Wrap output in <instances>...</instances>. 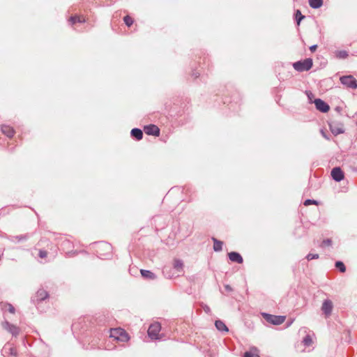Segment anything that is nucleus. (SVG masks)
<instances>
[{
  "label": "nucleus",
  "instance_id": "1",
  "mask_svg": "<svg viewBox=\"0 0 357 357\" xmlns=\"http://www.w3.org/2000/svg\"><path fill=\"white\" fill-rule=\"evenodd\" d=\"M231 88V86H225L224 89L222 91L217 93L216 95L217 96L221 95L222 96H225V100H223V103L228 105L229 109H230L233 112H236L238 107L240 106V101H241L240 94L238 93V92L235 91L231 95L230 100H227V96H230V93H231V91H230Z\"/></svg>",
  "mask_w": 357,
  "mask_h": 357
},
{
  "label": "nucleus",
  "instance_id": "2",
  "mask_svg": "<svg viewBox=\"0 0 357 357\" xmlns=\"http://www.w3.org/2000/svg\"><path fill=\"white\" fill-rule=\"evenodd\" d=\"M49 297L50 294L47 291L44 289H39L36 294L31 296V302L40 312H43V310L40 309V305L44 301L47 300Z\"/></svg>",
  "mask_w": 357,
  "mask_h": 357
},
{
  "label": "nucleus",
  "instance_id": "3",
  "mask_svg": "<svg viewBox=\"0 0 357 357\" xmlns=\"http://www.w3.org/2000/svg\"><path fill=\"white\" fill-rule=\"evenodd\" d=\"M96 248V253L98 257H107L111 255L112 246L105 241H98L92 243Z\"/></svg>",
  "mask_w": 357,
  "mask_h": 357
},
{
  "label": "nucleus",
  "instance_id": "4",
  "mask_svg": "<svg viewBox=\"0 0 357 357\" xmlns=\"http://www.w3.org/2000/svg\"><path fill=\"white\" fill-rule=\"evenodd\" d=\"M109 337L114 338L115 340L122 342H126L130 340V336L126 330L119 328H109Z\"/></svg>",
  "mask_w": 357,
  "mask_h": 357
},
{
  "label": "nucleus",
  "instance_id": "5",
  "mask_svg": "<svg viewBox=\"0 0 357 357\" xmlns=\"http://www.w3.org/2000/svg\"><path fill=\"white\" fill-rule=\"evenodd\" d=\"M292 66L294 70L298 72L308 71L313 66V61L311 58H306L293 63Z\"/></svg>",
  "mask_w": 357,
  "mask_h": 357
},
{
  "label": "nucleus",
  "instance_id": "6",
  "mask_svg": "<svg viewBox=\"0 0 357 357\" xmlns=\"http://www.w3.org/2000/svg\"><path fill=\"white\" fill-rule=\"evenodd\" d=\"M261 315L268 323L275 326L282 324L286 319L285 316L274 315L268 312H261Z\"/></svg>",
  "mask_w": 357,
  "mask_h": 357
},
{
  "label": "nucleus",
  "instance_id": "7",
  "mask_svg": "<svg viewBox=\"0 0 357 357\" xmlns=\"http://www.w3.org/2000/svg\"><path fill=\"white\" fill-rule=\"evenodd\" d=\"M340 83L352 89H357V79L353 75H343L340 77Z\"/></svg>",
  "mask_w": 357,
  "mask_h": 357
},
{
  "label": "nucleus",
  "instance_id": "8",
  "mask_svg": "<svg viewBox=\"0 0 357 357\" xmlns=\"http://www.w3.org/2000/svg\"><path fill=\"white\" fill-rule=\"evenodd\" d=\"M161 330V325L158 322L151 324L148 329V335L151 340H160L159 333Z\"/></svg>",
  "mask_w": 357,
  "mask_h": 357
},
{
  "label": "nucleus",
  "instance_id": "9",
  "mask_svg": "<svg viewBox=\"0 0 357 357\" xmlns=\"http://www.w3.org/2000/svg\"><path fill=\"white\" fill-rule=\"evenodd\" d=\"M329 129L333 135L337 136L344 132V126L342 123L337 121L328 122Z\"/></svg>",
  "mask_w": 357,
  "mask_h": 357
},
{
  "label": "nucleus",
  "instance_id": "10",
  "mask_svg": "<svg viewBox=\"0 0 357 357\" xmlns=\"http://www.w3.org/2000/svg\"><path fill=\"white\" fill-rule=\"evenodd\" d=\"M313 103L315 105V108L322 113H326L330 110L329 105L321 98H315Z\"/></svg>",
  "mask_w": 357,
  "mask_h": 357
},
{
  "label": "nucleus",
  "instance_id": "11",
  "mask_svg": "<svg viewBox=\"0 0 357 357\" xmlns=\"http://www.w3.org/2000/svg\"><path fill=\"white\" fill-rule=\"evenodd\" d=\"M331 176L335 182H340L344 178V173L340 167H335L331 169Z\"/></svg>",
  "mask_w": 357,
  "mask_h": 357
},
{
  "label": "nucleus",
  "instance_id": "12",
  "mask_svg": "<svg viewBox=\"0 0 357 357\" xmlns=\"http://www.w3.org/2000/svg\"><path fill=\"white\" fill-rule=\"evenodd\" d=\"M144 132L147 135L158 137L160 134V128L155 124H149L144 126Z\"/></svg>",
  "mask_w": 357,
  "mask_h": 357
},
{
  "label": "nucleus",
  "instance_id": "13",
  "mask_svg": "<svg viewBox=\"0 0 357 357\" xmlns=\"http://www.w3.org/2000/svg\"><path fill=\"white\" fill-rule=\"evenodd\" d=\"M2 327L4 330L11 333L14 337H17L20 333V328L17 326L6 320L2 322Z\"/></svg>",
  "mask_w": 357,
  "mask_h": 357
},
{
  "label": "nucleus",
  "instance_id": "14",
  "mask_svg": "<svg viewBox=\"0 0 357 357\" xmlns=\"http://www.w3.org/2000/svg\"><path fill=\"white\" fill-rule=\"evenodd\" d=\"M333 308V305L331 300L326 299L324 301L321 306V310L326 317H328L331 314Z\"/></svg>",
  "mask_w": 357,
  "mask_h": 357
},
{
  "label": "nucleus",
  "instance_id": "15",
  "mask_svg": "<svg viewBox=\"0 0 357 357\" xmlns=\"http://www.w3.org/2000/svg\"><path fill=\"white\" fill-rule=\"evenodd\" d=\"M29 236L28 234H21V235H17V236L8 235L6 236V238L9 241L14 243L26 241L29 239Z\"/></svg>",
  "mask_w": 357,
  "mask_h": 357
},
{
  "label": "nucleus",
  "instance_id": "16",
  "mask_svg": "<svg viewBox=\"0 0 357 357\" xmlns=\"http://www.w3.org/2000/svg\"><path fill=\"white\" fill-rule=\"evenodd\" d=\"M229 259L234 263L237 264H243V258L241 256V255L236 252V251H231L227 254Z\"/></svg>",
  "mask_w": 357,
  "mask_h": 357
},
{
  "label": "nucleus",
  "instance_id": "17",
  "mask_svg": "<svg viewBox=\"0 0 357 357\" xmlns=\"http://www.w3.org/2000/svg\"><path fill=\"white\" fill-rule=\"evenodd\" d=\"M1 130L3 135L9 138H12L15 134V129L12 126L6 124L1 125Z\"/></svg>",
  "mask_w": 357,
  "mask_h": 357
},
{
  "label": "nucleus",
  "instance_id": "18",
  "mask_svg": "<svg viewBox=\"0 0 357 357\" xmlns=\"http://www.w3.org/2000/svg\"><path fill=\"white\" fill-rule=\"evenodd\" d=\"M141 276L146 280H154L157 278V275L150 270L140 269Z\"/></svg>",
  "mask_w": 357,
  "mask_h": 357
},
{
  "label": "nucleus",
  "instance_id": "19",
  "mask_svg": "<svg viewBox=\"0 0 357 357\" xmlns=\"http://www.w3.org/2000/svg\"><path fill=\"white\" fill-rule=\"evenodd\" d=\"M143 130L138 128H134L130 131L131 137L136 140L139 141L143 138Z\"/></svg>",
  "mask_w": 357,
  "mask_h": 357
},
{
  "label": "nucleus",
  "instance_id": "20",
  "mask_svg": "<svg viewBox=\"0 0 357 357\" xmlns=\"http://www.w3.org/2000/svg\"><path fill=\"white\" fill-rule=\"evenodd\" d=\"M85 22H86V20L84 17H82V16H79L77 15H71L68 19V22H69L70 25H71V26H73L76 23L82 24V23H84Z\"/></svg>",
  "mask_w": 357,
  "mask_h": 357
},
{
  "label": "nucleus",
  "instance_id": "21",
  "mask_svg": "<svg viewBox=\"0 0 357 357\" xmlns=\"http://www.w3.org/2000/svg\"><path fill=\"white\" fill-rule=\"evenodd\" d=\"M215 326L216 329L220 332H229V328L226 326L225 322L220 319L215 320Z\"/></svg>",
  "mask_w": 357,
  "mask_h": 357
},
{
  "label": "nucleus",
  "instance_id": "22",
  "mask_svg": "<svg viewBox=\"0 0 357 357\" xmlns=\"http://www.w3.org/2000/svg\"><path fill=\"white\" fill-rule=\"evenodd\" d=\"M184 264L183 260L180 259H174L173 261V268L177 272H181L183 271Z\"/></svg>",
  "mask_w": 357,
  "mask_h": 357
},
{
  "label": "nucleus",
  "instance_id": "23",
  "mask_svg": "<svg viewBox=\"0 0 357 357\" xmlns=\"http://www.w3.org/2000/svg\"><path fill=\"white\" fill-rule=\"evenodd\" d=\"M61 247L63 250H66L69 252L70 250L74 248V245L71 241L69 239L65 238L61 243Z\"/></svg>",
  "mask_w": 357,
  "mask_h": 357
},
{
  "label": "nucleus",
  "instance_id": "24",
  "mask_svg": "<svg viewBox=\"0 0 357 357\" xmlns=\"http://www.w3.org/2000/svg\"><path fill=\"white\" fill-rule=\"evenodd\" d=\"M212 241H213V250L215 252L222 251L223 242L215 238V237L212 238Z\"/></svg>",
  "mask_w": 357,
  "mask_h": 357
},
{
  "label": "nucleus",
  "instance_id": "25",
  "mask_svg": "<svg viewBox=\"0 0 357 357\" xmlns=\"http://www.w3.org/2000/svg\"><path fill=\"white\" fill-rule=\"evenodd\" d=\"M257 353H259V349L252 346L243 354V357H254Z\"/></svg>",
  "mask_w": 357,
  "mask_h": 357
},
{
  "label": "nucleus",
  "instance_id": "26",
  "mask_svg": "<svg viewBox=\"0 0 357 357\" xmlns=\"http://www.w3.org/2000/svg\"><path fill=\"white\" fill-rule=\"evenodd\" d=\"M309 6L313 9H318L323 6L324 0H308Z\"/></svg>",
  "mask_w": 357,
  "mask_h": 357
},
{
  "label": "nucleus",
  "instance_id": "27",
  "mask_svg": "<svg viewBox=\"0 0 357 357\" xmlns=\"http://www.w3.org/2000/svg\"><path fill=\"white\" fill-rule=\"evenodd\" d=\"M107 321V317L103 314H96L95 317V321L97 324L105 325Z\"/></svg>",
  "mask_w": 357,
  "mask_h": 357
},
{
  "label": "nucleus",
  "instance_id": "28",
  "mask_svg": "<svg viewBox=\"0 0 357 357\" xmlns=\"http://www.w3.org/2000/svg\"><path fill=\"white\" fill-rule=\"evenodd\" d=\"M2 352L8 354L11 357H17V356L16 349L11 347H7L6 346H4L2 349Z\"/></svg>",
  "mask_w": 357,
  "mask_h": 357
},
{
  "label": "nucleus",
  "instance_id": "29",
  "mask_svg": "<svg viewBox=\"0 0 357 357\" xmlns=\"http://www.w3.org/2000/svg\"><path fill=\"white\" fill-rule=\"evenodd\" d=\"M305 17L300 10H296L294 13V20L297 26H299L301 21Z\"/></svg>",
  "mask_w": 357,
  "mask_h": 357
},
{
  "label": "nucleus",
  "instance_id": "30",
  "mask_svg": "<svg viewBox=\"0 0 357 357\" xmlns=\"http://www.w3.org/2000/svg\"><path fill=\"white\" fill-rule=\"evenodd\" d=\"M162 274L167 279H171L174 277V274L172 272V268L169 266H165L163 268Z\"/></svg>",
  "mask_w": 357,
  "mask_h": 357
},
{
  "label": "nucleus",
  "instance_id": "31",
  "mask_svg": "<svg viewBox=\"0 0 357 357\" xmlns=\"http://www.w3.org/2000/svg\"><path fill=\"white\" fill-rule=\"evenodd\" d=\"M343 335L344 336L342 337L344 341L348 344H351L352 340L351 336V331L349 329L344 330L343 332Z\"/></svg>",
  "mask_w": 357,
  "mask_h": 357
},
{
  "label": "nucleus",
  "instance_id": "32",
  "mask_svg": "<svg viewBox=\"0 0 357 357\" xmlns=\"http://www.w3.org/2000/svg\"><path fill=\"white\" fill-rule=\"evenodd\" d=\"M335 54V56L339 59H345L349 56V53L346 50H337Z\"/></svg>",
  "mask_w": 357,
  "mask_h": 357
},
{
  "label": "nucleus",
  "instance_id": "33",
  "mask_svg": "<svg viewBox=\"0 0 357 357\" xmlns=\"http://www.w3.org/2000/svg\"><path fill=\"white\" fill-rule=\"evenodd\" d=\"M335 267L340 272V273H345L347 268L343 261H336L335 263Z\"/></svg>",
  "mask_w": 357,
  "mask_h": 357
},
{
  "label": "nucleus",
  "instance_id": "34",
  "mask_svg": "<svg viewBox=\"0 0 357 357\" xmlns=\"http://www.w3.org/2000/svg\"><path fill=\"white\" fill-rule=\"evenodd\" d=\"M302 343L305 347H310L312 343V338L310 335L307 334L303 339Z\"/></svg>",
  "mask_w": 357,
  "mask_h": 357
},
{
  "label": "nucleus",
  "instance_id": "35",
  "mask_svg": "<svg viewBox=\"0 0 357 357\" xmlns=\"http://www.w3.org/2000/svg\"><path fill=\"white\" fill-rule=\"evenodd\" d=\"M123 22L128 27H130L132 25L134 20L130 16L126 15L123 17Z\"/></svg>",
  "mask_w": 357,
  "mask_h": 357
},
{
  "label": "nucleus",
  "instance_id": "36",
  "mask_svg": "<svg viewBox=\"0 0 357 357\" xmlns=\"http://www.w3.org/2000/svg\"><path fill=\"white\" fill-rule=\"evenodd\" d=\"M303 204L305 206H310L311 204L318 205L319 202L317 200L313 199H307L304 201Z\"/></svg>",
  "mask_w": 357,
  "mask_h": 357
},
{
  "label": "nucleus",
  "instance_id": "37",
  "mask_svg": "<svg viewBox=\"0 0 357 357\" xmlns=\"http://www.w3.org/2000/svg\"><path fill=\"white\" fill-rule=\"evenodd\" d=\"M200 75H201V70H200L192 68L191 76L192 77H194V79H197L198 77H200Z\"/></svg>",
  "mask_w": 357,
  "mask_h": 357
},
{
  "label": "nucleus",
  "instance_id": "38",
  "mask_svg": "<svg viewBox=\"0 0 357 357\" xmlns=\"http://www.w3.org/2000/svg\"><path fill=\"white\" fill-rule=\"evenodd\" d=\"M305 94L307 97L309 103H313V101L315 99L314 98V94L310 91H305Z\"/></svg>",
  "mask_w": 357,
  "mask_h": 357
},
{
  "label": "nucleus",
  "instance_id": "39",
  "mask_svg": "<svg viewBox=\"0 0 357 357\" xmlns=\"http://www.w3.org/2000/svg\"><path fill=\"white\" fill-rule=\"evenodd\" d=\"M201 60H202V58L199 57V60L197 61V63H199V68L203 69L204 68L203 66H204L206 63V62H208L209 59L206 56H204V58L202 59L203 63H202Z\"/></svg>",
  "mask_w": 357,
  "mask_h": 357
},
{
  "label": "nucleus",
  "instance_id": "40",
  "mask_svg": "<svg viewBox=\"0 0 357 357\" xmlns=\"http://www.w3.org/2000/svg\"><path fill=\"white\" fill-rule=\"evenodd\" d=\"M319 257V255L317 253L315 254H312V253H309L306 256V259L310 261V260H312V259H317Z\"/></svg>",
  "mask_w": 357,
  "mask_h": 357
},
{
  "label": "nucleus",
  "instance_id": "41",
  "mask_svg": "<svg viewBox=\"0 0 357 357\" xmlns=\"http://www.w3.org/2000/svg\"><path fill=\"white\" fill-rule=\"evenodd\" d=\"M332 240L331 238H326L322 241V245L324 246H331L332 245Z\"/></svg>",
  "mask_w": 357,
  "mask_h": 357
},
{
  "label": "nucleus",
  "instance_id": "42",
  "mask_svg": "<svg viewBox=\"0 0 357 357\" xmlns=\"http://www.w3.org/2000/svg\"><path fill=\"white\" fill-rule=\"evenodd\" d=\"M6 305L8 306V311L10 313L14 314L15 312V309L12 304L8 303H6Z\"/></svg>",
  "mask_w": 357,
  "mask_h": 357
},
{
  "label": "nucleus",
  "instance_id": "43",
  "mask_svg": "<svg viewBox=\"0 0 357 357\" xmlns=\"http://www.w3.org/2000/svg\"><path fill=\"white\" fill-rule=\"evenodd\" d=\"M320 132H321V135L323 136L324 138H325L327 140H330L331 139L330 136L328 134H326V132L323 129L320 130Z\"/></svg>",
  "mask_w": 357,
  "mask_h": 357
},
{
  "label": "nucleus",
  "instance_id": "44",
  "mask_svg": "<svg viewBox=\"0 0 357 357\" xmlns=\"http://www.w3.org/2000/svg\"><path fill=\"white\" fill-rule=\"evenodd\" d=\"M38 256H39L40 258H45V257H46V256H47V252H46L45 250H40L39 251Z\"/></svg>",
  "mask_w": 357,
  "mask_h": 357
},
{
  "label": "nucleus",
  "instance_id": "45",
  "mask_svg": "<svg viewBox=\"0 0 357 357\" xmlns=\"http://www.w3.org/2000/svg\"><path fill=\"white\" fill-rule=\"evenodd\" d=\"M129 273L131 275H135L137 273V269L136 268H130Z\"/></svg>",
  "mask_w": 357,
  "mask_h": 357
},
{
  "label": "nucleus",
  "instance_id": "46",
  "mask_svg": "<svg viewBox=\"0 0 357 357\" xmlns=\"http://www.w3.org/2000/svg\"><path fill=\"white\" fill-rule=\"evenodd\" d=\"M224 287L227 292H231L233 291V288L229 284H225Z\"/></svg>",
  "mask_w": 357,
  "mask_h": 357
},
{
  "label": "nucleus",
  "instance_id": "47",
  "mask_svg": "<svg viewBox=\"0 0 357 357\" xmlns=\"http://www.w3.org/2000/svg\"><path fill=\"white\" fill-rule=\"evenodd\" d=\"M317 47H318L317 45H312L310 47L309 49H310V52H314L317 50Z\"/></svg>",
  "mask_w": 357,
  "mask_h": 357
},
{
  "label": "nucleus",
  "instance_id": "48",
  "mask_svg": "<svg viewBox=\"0 0 357 357\" xmlns=\"http://www.w3.org/2000/svg\"><path fill=\"white\" fill-rule=\"evenodd\" d=\"M204 310L207 314L211 313V309L208 305H205V307H204Z\"/></svg>",
  "mask_w": 357,
  "mask_h": 357
},
{
  "label": "nucleus",
  "instance_id": "49",
  "mask_svg": "<svg viewBox=\"0 0 357 357\" xmlns=\"http://www.w3.org/2000/svg\"><path fill=\"white\" fill-rule=\"evenodd\" d=\"M341 109H341V107H338V106H337V107H335V110H336V111H337V112H340V111H341Z\"/></svg>",
  "mask_w": 357,
  "mask_h": 357
},
{
  "label": "nucleus",
  "instance_id": "50",
  "mask_svg": "<svg viewBox=\"0 0 357 357\" xmlns=\"http://www.w3.org/2000/svg\"><path fill=\"white\" fill-rule=\"evenodd\" d=\"M254 357H261V356L259 355V353H257Z\"/></svg>",
  "mask_w": 357,
  "mask_h": 357
}]
</instances>
